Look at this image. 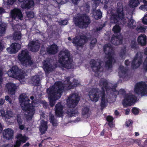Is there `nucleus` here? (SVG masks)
Returning <instances> with one entry per match:
<instances>
[{
  "instance_id": "f257e3e1",
  "label": "nucleus",
  "mask_w": 147,
  "mask_h": 147,
  "mask_svg": "<svg viewBox=\"0 0 147 147\" xmlns=\"http://www.w3.org/2000/svg\"><path fill=\"white\" fill-rule=\"evenodd\" d=\"M69 78H67L64 82V85L61 82H56L53 86L47 89V92L49 95L48 98L51 107L53 106L56 101L60 98L63 90H68L76 87L79 84L76 80H74L71 83L69 81Z\"/></svg>"
},
{
  "instance_id": "f03ea898",
  "label": "nucleus",
  "mask_w": 147,
  "mask_h": 147,
  "mask_svg": "<svg viewBox=\"0 0 147 147\" xmlns=\"http://www.w3.org/2000/svg\"><path fill=\"white\" fill-rule=\"evenodd\" d=\"M123 8V6L121 3H118L116 13L111 16V22L114 23L119 22L128 28L134 29L136 26L135 22L133 19H130L125 17Z\"/></svg>"
},
{
  "instance_id": "7ed1b4c3",
  "label": "nucleus",
  "mask_w": 147,
  "mask_h": 147,
  "mask_svg": "<svg viewBox=\"0 0 147 147\" xmlns=\"http://www.w3.org/2000/svg\"><path fill=\"white\" fill-rule=\"evenodd\" d=\"M19 100L22 108L25 111L24 114L27 119L28 120H31L35 113L36 108L40 106V102L34 101V102L32 101V102L31 104H30V100L24 93L20 95Z\"/></svg>"
},
{
  "instance_id": "20e7f679",
  "label": "nucleus",
  "mask_w": 147,
  "mask_h": 147,
  "mask_svg": "<svg viewBox=\"0 0 147 147\" xmlns=\"http://www.w3.org/2000/svg\"><path fill=\"white\" fill-rule=\"evenodd\" d=\"M59 66L67 69L74 67L71 57L67 50L64 49L59 53Z\"/></svg>"
},
{
  "instance_id": "39448f33",
  "label": "nucleus",
  "mask_w": 147,
  "mask_h": 147,
  "mask_svg": "<svg viewBox=\"0 0 147 147\" xmlns=\"http://www.w3.org/2000/svg\"><path fill=\"white\" fill-rule=\"evenodd\" d=\"M104 92L99 91L97 88H93L89 92V96L90 100L92 101L96 102L101 97V107H105L108 102V99L104 95Z\"/></svg>"
},
{
  "instance_id": "423d86ee",
  "label": "nucleus",
  "mask_w": 147,
  "mask_h": 147,
  "mask_svg": "<svg viewBox=\"0 0 147 147\" xmlns=\"http://www.w3.org/2000/svg\"><path fill=\"white\" fill-rule=\"evenodd\" d=\"M104 50L106 55L105 59L107 60L105 66L106 67H108V68H111L112 66L113 62L115 61L113 57V49L111 45L108 44L105 45L104 46Z\"/></svg>"
},
{
  "instance_id": "0eeeda50",
  "label": "nucleus",
  "mask_w": 147,
  "mask_h": 147,
  "mask_svg": "<svg viewBox=\"0 0 147 147\" xmlns=\"http://www.w3.org/2000/svg\"><path fill=\"white\" fill-rule=\"evenodd\" d=\"M100 85L101 87L102 90L101 92L104 91V95L105 97V90L106 92L109 93V91L112 95H113V94L115 96L119 94H123L125 93V91L123 89H121L118 92L114 88L110 89L108 88L107 87L108 86L111 87V86H112V85L110 84H108L107 81L104 79H102L100 82Z\"/></svg>"
},
{
  "instance_id": "6e6552de",
  "label": "nucleus",
  "mask_w": 147,
  "mask_h": 147,
  "mask_svg": "<svg viewBox=\"0 0 147 147\" xmlns=\"http://www.w3.org/2000/svg\"><path fill=\"white\" fill-rule=\"evenodd\" d=\"M7 74L10 77L18 78L22 83L25 80L26 74L20 70L16 66H13L11 69L7 72Z\"/></svg>"
},
{
  "instance_id": "1a4fd4ad",
  "label": "nucleus",
  "mask_w": 147,
  "mask_h": 147,
  "mask_svg": "<svg viewBox=\"0 0 147 147\" xmlns=\"http://www.w3.org/2000/svg\"><path fill=\"white\" fill-rule=\"evenodd\" d=\"M74 21L76 26L82 28L87 27L90 22L89 17L86 14L81 16L78 15L77 17L74 18Z\"/></svg>"
},
{
  "instance_id": "9d476101",
  "label": "nucleus",
  "mask_w": 147,
  "mask_h": 147,
  "mask_svg": "<svg viewBox=\"0 0 147 147\" xmlns=\"http://www.w3.org/2000/svg\"><path fill=\"white\" fill-rule=\"evenodd\" d=\"M114 34L111 39V42L115 45H118L122 43V37L120 32L121 28L119 26L116 25L115 26L113 29Z\"/></svg>"
},
{
  "instance_id": "9b49d317",
  "label": "nucleus",
  "mask_w": 147,
  "mask_h": 147,
  "mask_svg": "<svg viewBox=\"0 0 147 147\" xmlns=\"http://www.w3.org/2000/svg\"><path fill=\"white\" fill-rule=\"evenodd\" d=\"M18 58L19 60L24 65H30L32 63L27 50H22L19 54Z\"/></svg>"
},
{
  "instance_id": "f8f14e48",
  "label": "nucleus",
  "mask_w": 147,
  "mask_h": 147,
  "mask_svg": "<svg viewBox=\"0 0 147 147\" xmlns=\"http://www.w3.org/2000/svg\"><path fill=\"white\" fill-rule=\"evenodd\" d=\"M134 92L136 94L141 96L147 95V86L146 83L140 82L137 83L135 86Z\"/></svg>"
},
{
  "instance_id": "ddd939ff",
  "label": "nucleus",
  "mask_w": 147,
  "mask_h": 147,
  "mask_svg": "<svg viewBox=\"0 0 147 147\" xmlns=\"http://www.w3.org/2000/svg\"><path fill=\"white\" fill-rule=\"evenodd\" d=\"M90 64L92 69L95 73L96 76L99 77L102 75L103 68L100 67L101 63L99 62H97L95 60L92 59L90 61Z\"/></svg>"
},
{
  "instance_id": "4468645a",
  "label": "nucleus",
  "mask_w": 147,
  "mask_h": 147,
  "mask_svg": "<svg viewBox=\"0 0 147 147\" xmlns=\"http://www.w3.org/2000/svg\"><path fill=\"white\" fill-rule=\"evenodd\" d=\"M80 100L78 94H73L68 97L67 100V103L69 107L71 108L75 107L77 105Z\"/></svg>"
},
{
  "instance_id": "2eb2a0df",
  "label": "nucleus",
  "mask_w": 147,
  "mask_h": 147,
  "mask_svg": "<svg viewBox=\"0 0 147 147\" xmlns=\"http://www.w3.org/2000/svg\"><path fill=\"white\" fill-rule=\"evenodd\" d=\"M137 98L135 96L131 94H126L123 102V104L124 106H131L136 102Z\"/></svg>"
},
{
  "instance_id": "dca6fc26",
  "label": "nucleus",
  "mask_w": 147,
  "mask_h": 147,
  "mask_svg": "<svg viewBox=\"0 0 147 147\" xmlns=\"http://www.w3.org/2000/svg\"><path fill=\"white\" fill-rule=\"evenodd\" d=\"M142 56V53H138L132 62V67L135 69L138 67L141 63Z\"/></svg>"
},
{
  "instance_id": "f3484780",
  "label": "nucleus",
  "mask_w": 147,
  "mask_h": 147,
  "mask_svg": "<svg viewBox=\"0 0 147 147\" xmlns=\"http://www.w3.org/2000/svg\"><path fill=\"white\" fill-rule=\"evenodd\" d=\"M88 38L86 36H78L73 40V43L76 46H81L88 40Z\"/></svg>"
},
{
  "instance_id": "a211bd4d",
  "label": "nucleus",
  "mask_w": 147,
  "mask_h": 147,
  "mask_svg": "<svg viewBox=\"0 0 147 147\" xmlns=\"http://www.w3.org/2000/svg\"><path fill=\"white\" fill-rule=\"evenodd\" d=\"M40 46V44L38 40H37L35 42L32 41L29 43L28 48L30 50L35 52L38 50Z\"/></svg>"
},
{
  "instance_id": "6ab92c4d",
  "label": "nucleus",
  "mask_w": 147,
  "mask_h": 147,
  "mask_svg": "<svg viewBox=\"0 0 147 147\" xmlns=\"http://www.w3.org/2000/svg\"><path fill=\"white\" fill-rule=\"evenodd\" d=\"M17 140L14 147H19L21 144L26 142L28 138L25 136H23L21 134H18L16 136Z\"/></svg>"
},
{
  "instance_id": "aec40b11",
  "label": "nucleus",
  "mask_w": 147,
  "mask_h": 147,
  "mask_svg": "<svg viewBox=\"0 0 147 147\" xmlns=\"http://www.w3.org/2000/svg\"><path fill=\"white\" fill-rule=\"evenodd\" d=\"M3 138L6 140L12 139L13 138V131L11 129L7 128L4 129L3 132Z\"/></svg>"
},
{
  "instance_id": "412c9836",
  "label": "nucleus",
  "mask_w": 147,
  "mask_h": 147,
  "mask_svg": "<svg viewBox=\"0 0 147 147\" xmlns=\"http://www.w3.org/2000/svg\"><path fill=\"white\" fill-rule=\"evenodd\" d=\"M20 44L17 43H13L9 48L7 49V51L10 53H15L20 48Z\"/></svg>"
},
{
  "instance_id": "4be33fe9",
  "label": "nucleus",
  "mask_w": 147,
  "mask_h": 147,
  "mask_svg": "<svg viewBox=\"0 0 147 147\" xmlns=\"http://www.w3.org/2000/svg\"><path fill=\"white\" fill-rule=\"evenodd\" d=\"M0 113L3 117L5 119H9L14 116V114L11 110H7L5 112L4 110L1 109L0 110Z\"/></svg>"
},
{
  "instance_id": "5701e85b",
  "label": "nucleus",
  "mask_w": 147,
  "mask_h": 147,
  "mask_svg": "<svg viewBox=\"0 0 147 147\" xmlns=\"http://www.w3.org/2000/svg\"><path fill=\"white\" fill-rule=\"evenodd\" d=\"M56 66H53L48 60H45L43 63V68L46 72L53 71Z\"/></svg>"
},
{
  "instance_id": "b1692460",
  "label": "nucleus",
  "mask_w": 147,
  "mask_h": 147,
  "mask_svg": "<svg viewBox=\"0 0 147 147\" xmlns=\"http://www.w3.org/2000/svg\"><path fill=\"white\" fill-rule=\"evenodd\" d=\"M11 15L12 18H18L19 19L22 20L23 17L22 15L20 10L15 9L11 11Z\"/></svg>"
},
{
  "instance_id": "393cba45",
  "label": "nucleus",
  "mask_w": 147,
  "mask_h": 147,
  "mask_svg": "<svg viewBox=\"0 0 147 147\" xmlns=\"http://www.w3.org/2000/svg\"><path fill=\"white\" fill-rule=\"evenodd\" d=\"M6 89L8 90L9 93L11 94H14L15 93L16 86L13 83H8L6 84Z\"/></svg>"
},
{
  "instance_id": "a878e982",
  "label": "nucleus",
  "mask_w": 147,
  "mask_h": 147,
  "mask_svg": "<svg viewBox=\"0 0 147 147\" xmlns=\"http://www.w3.org/2000/svg\"><path fill=\"white\" fill-rule=\"evenodd\" d=\"M63 107L60 103H58L55 106V112L56 115L58 117H61L63 116Z\"/></svg>"
},
{
  "instance_id": "bb28decb",
  "label": "nucleus",
  "mask_w": 147,
  "mask_h": 147,
  "mask_svg": "<svg viewBox=\"0 0 147 147\" xmlns=\"http://www.w3.org/2000/svg\"><path fill=\"white\" fill-rule=\"evenodd\" d=\"M146 36L143 34H140L137 38L138 43L142 45H145L146 43Z\"/></svg>"
},
{
  "instance_id": "cd10ccee",
  "label": "nucleus",
  "mask_w": 147,
  "mask_h": 147,
  "mask_svg": "<svg viewBox=\"0 0 147 147\" xmlns=\"http://www.w3.org/2000/svg\"><path fill=\"white\" fill-rule=\"evenodd\" d=\"M58 51V47L55 44H53L49 47L47 49V52L49 54H55Z\"/></svg>"
},
{
  "instance_id": "c85d7f7f",
  "label": "nucleus",
  "mask_w": 147,
  "mask_h": 147,
  "mask_svg": "<svg viewBox=\"0 0 147 147\" xmlns=\"http://www.w3.org/2000/svg\"><path fill=\"white\" fill-rule=\"evenodd\" d=\"M47 128V122L43 120L40 121V124L39 127V130L41 134H43L45 133Z\"/></svg>"
},
{
  "instance_id": "c756f323",
  "label": "nucleus",
  "mask_w": 147,
  "mask_h": 147,
  "mask_svg": "<svg viewBox=\"0 0 147 147\" xmlns=\"http://www.w3.org/2000/svg\"><path fill=\"white\" fill-rule=\"evenodd\" d=\"M109 0H92L93 4L92 8L93 9H95L98 6L100 3L106 4L108 3Z\"/></svg>"
},
{
  "instance_id": "7c9ffc66",
  "label": "nucleus",
  "mask_w": 147,
  "mask_h": 147,
  "mask_svg": "<svg viewBox=\"0 0 147 147\" xmlns=\"http://www.w3.org/2000/svg\"><path fill=\"white\" fill-rule=\"evenodd\" d=\"M102 16V14L100 10H93V16L96 20L100 19Z\"/></svg>"
},
{
  "instance_id": "2f4dec72",
  "label": "nucleus",
  "mask_w": 147,
  "mask_h": 147,
  "mask_svg": "<svg viewBox=\"0 0 147 147\" xmlns=\"http://www.w3.org/2000/svg\"><path fill=\"white\" fill-rule=\"evenodd\" d=\"M139 0H130L129 6L132 8L136 7L140 4Z\"/></svg>"
},
{
  "instance_id": "473e14b6",
  "label": "nucleus",
  "mask_w": 147,
  "mask_h": 147,
  "mask_svg": "<svg viewBox=\"0 0 147 147\" xmlns=\"http://www.w3.org/2000/svg\"><path fill=\"white\" fill-rule=\"evenodd\" d=\"M6 26V24L1 22L0 23V36L3 35L5 32V27Z\"/></svg>"
},
{
  "instance_id": "72a5a7b5",
  "label": "nucleus",
  "mask_w": 147,
  "mask_h": 147,
  "mask_svg": "<svg viewBox=\"0 0 147 147\" xmlns=\"http://www.w3.org/2000/svg\"><path fill=\"white\" fill-rule=\"evenodd\" d=\"M40 79L38 76L36 75L32 77V80L33 81V84L34 85H38L39 84Z\"/></svg>"
},
{
  "instance_id": "f704fd0d",
  "label": "nucleus",
  "mask_w": 147,
  "mask_h": 147,
  "mask_svg": "<svg viewBox=\"0 0 147 147\" xmlns=\"http://www.w3.org/2000/svg\"><path fill=\"white\" fill-rule=\"evenodd\" d=\"M119 74L120 77L124 75L126 73L127 70L123 66H121L119 69Z\"/></svg>"
},
{
  "instance_id": "c9c22d12",
  "label": "nucleus",
  "mask_w": 147,
  "mask_h": 147,
  "mask_svg": "<svg viewBox=\"0 0 147 147\" xmlns=\"http://www.w3.org/2000/svg\"><path fill=\"white\" fill-rule=\"evenodd\" d=\"M78 111L76 110H69L67 111V114L70 117L76 116L78 115Z\"/></svg>"
},
{
  "instance_id": "e433bc0d",
  "label": "nucleus",
  "mask_w": 147,
  "mask_h": 147,
  "mask_svg": "<svg viewBox=\"0 0 147 147\" xmlns=\"http://www.w3.org/2000/svg\"><path fill=\"white\" fill-rule=\"evenodd\" d=\"M146 28V27L145 26L139 25L137 26L136 30L138 33L143 32H145Z\"/></svg>"
},
{
  "instance_id": "4c0bfd02",
  "label": "nucleus",
  "mask_w": 147,
  "mask_h": 147,
  "mask_svg": "<svg viewBox=\"0 0 147 147\" xmlns=\"http://www.w3.org/2000/svg\"><path fill=\"white\" fill-rule=\"evenodd\" d=\"M17 121L19 124L20 129L21 130H23L24 128V126L23 125H20L22 123V119L20 115H18L17 116Z\"/></svg>"
},
{
  "instance_id": "58836bf2",
  "label": "nucleus",
  "mask_w": 147,
  "mask_h": 147,
  "mask_svg": "<svg viewBox=\"0 0 147 147\" xmlns=\"http://www.w3.org/2000/svg\"><path fill=\"white\" fill-rule=\"evenodd\" d=\"M21 33L20 32H16L14 33L13 38L15 40H18L20 39Z\"/></svg>"
},
{
  "instance_id": "ea45409f",
  "label": "nucleus",
  "mask_w": 147,
  "mask_h": 147,
  "mask_svg": "<svg viewBox=\"0 0 147 147\" xmlns=\"http://www.w3.org/2000/svg\"><path fill=\"white\" fill-rule=\"evenodd\" d=\"M144 54L146 55H147V48L145 49L144 51ZM143 67L144 69L146 70H147V56L145 59L143 63Z\"/></svg>"
},
{
  "instance_id": "a19ab883",
  "label": "nucleus",
  "mask_w": 147,
  "mask_h": 147,
  "mask_svg": "<svg viewBox=\"0 0 147 147\" xmlns=\"http://www.w3.org/2000/svg\"><path fill=\"white\" fill-rule=\"evenodd\" d=\"M50 122L52 123L53 125L54 126H56L57 125V122L54 119V117L53 115H51L50 116Z\"/></svg>"
},
{
  "instance_id": "79ce46f5",
  "label": "nucleus",
  "mask_w": 147,
  "mask_h": 147,
  "mask_svg": "<svg viewBox=\"0 0 147 147\" xmlns=\"http://www.w3.org/2000/svg\"><path fill=\"white\" fill-rule=\"evenodd\" d=\"M144 2L145 4L144 5H142L139 7V9L144 11H147V1H146L144 0Z\"/></svg>"
},
{
  "instance_id": "37998d69",
  "label": "nucleus",
  "mask_w": 147,
  "mask_h": 147,
  "mask_svg": "<svg viewBox=\"0 0 147 147\" xmlns=\"http://www.w3.org/2000/svg\"><path fill=\"white\" fill-rule=\"evenodd\" d=\"M131 47L132 49H138L137 45L135 41L132 42Z\"/></svg>"
},
{
  "instance_id": "c03bdc74",
  "label": "nucleus",
  "mask_w": 147,
  "mask_h": 147,
  "mask_svg": "<svg viewBox=\"0 0 147 147\" xmlns=\"http://www.w3.org/2000/svg\"><path fill=\"white\" fill-rule=\"evenodd\" d=\"M34 13L33 12H30L27 13V15L29 18H32L34 17Z\"/></svg>"
},
{
  "instance_id": "a18cd8bd",
  "label": "nucleus",
  "mask_w": 147,
  "mask_h": 147,
  "mask_svg": "<svg viewBox=\"0 0 147 147\" xmlns=\"http://www.w3.org/2000/svg\"><path fill=\"white\" fill-rule=\"evenodd\" d=\"M89 111V109L87 107H85L83 109L82 114L84 115L87 114Z\"/></svg>"
},
{
  "instance_id": "49530a36",
  "label": "nucleus",
  "mask_w": 147,
  "mask_h": 147,
  "mask_svg": "<svg viewBox=\"0 0 147 147\" xmlns=\"http://www.w3.org/2000/svg\"><path fill=\"white\" fill-rule=\"evenodd\" d=\"M132 112L134 114L136 115L138 114L139 110L136 108H134L132 109Z\"/></svg>"
},
{
  "instance_id": "de8ad7c7",
  "label": "nucleus",
  "mask_w": 147,
  "mask_h": 147,
  "mask_svg": "<svg viewBox=\"0 0 147 147\" xmlns=\"http://www.w3.org/2000/svg\"><path fill=\"white\" fill-rule=\"evenodd\" d=\"M24 0H18L20 2H22ZM16 0H8L7 3L8 4H12Z\"/></svg>"
},
{
  "instance_id": "09e8293b",
  "label": "nucleus",
  "mask_w": 147,
  "mask_h": 147,
  "mask_svg": "<svg viewBox=\"0 0 147 147\" xmlns=\"http://www.w3.org/2000/svg\"><path fill=\"white\" fill-rule=\"evenodd\" d=\"M142 22L145 24H147V14H145L143 17Z\"/></svg>"
},
{
  "instance_id": "8fccbe9b",
  "label": "nucleus",
  "mask_w": 147,
  "mask_h": 147,
  "mask_svg": "<svg viewBox=\"0 0 147 147\" xmlns=\"http://www.w3.org/2000/svg\"><path fill=\"white\" fill-rule=\"evenodd\" d=\"M134 143H136L141 147L142 143L141 141L140 140L138 139H135L134 140Z\"/></svg>"
},
{
  "instance_id": "3c124183",
  "label": "nucleus",
  "mask_w": 147,
  "mask_h": 147,
  "mask_svg": "<svg viewBox=\"0 0 147 147\" xmlns=\"http://www.w3.org/2000/svg\"><path fill=\"white\" fill-rule=\"evenodd\" d=\"M59 24L63 25H65L67 24V20H65L63 21H59Z\"/></svg>"
},
{
  "instance_id": "603ef678",
  "label": "nucleus",
  "mask_w": 147,
  "mask_h": 147,
  "mask_svg": "<svg viewBox=\"0 0 147 147\" xmlns=\"http://www.w3.org/2000/svg\"><path fill=\"white\" fill-rule=\"evenodd\" d=\"M97 40L96 39H94L92 40L91 42V43L90 44V47H92L94 46V45L95 44Z\"/></svg>"
},
{
  "instance_id": "864d4df0",
  "label": "nucleus",
  "mask_w": 147,
  "mask_h": 147,
  "mask_svg": "<svg viewBox=\"0 0 147 147\" xmlns=\"http://www.w3.org/2000/svg\"><path fill=\"white\" fill-rule=\"evenodd\" d=\"M132 122L131 120H128L125 123V125L126 126L128 127L130 125H131L132 124Z\"/></svg>"
},
{
  "instance_id": "5fc2aeb1",
  "label": "nucleus",
  "mask_w": 147,
  "mask_h": 147,
  "mask_svg": "<svg viewBox=\"0 0 147 147\" xmlns=\"http://www.w3.org/2000/svg\"><path fill=\"white\" fill-rule=\"evenodd\" d=\"M113 119V118L111 116H108L107 117V120L109 122H112Z\"/></svg>"
},
{
  "instance_id": "6e6d98bb",
  "label": "nucleus",
  "mask_w": 147,
  "mask_h": 147,
  "mask_svg": "<svg viewBox=\"0 0 147 147\" xmlns=\"http://www.w3.org/2000/svg\"><path fill=\"white\" fill-rule=\"evenodd\" d=\"M3 75V73L2 71V70L0 69V84H1L3 81V79L2 78Z\"/></svg>"
},
{
  "instance_id": "4d7b16f0",
  "label": "nucleus",
  "mask_w": 147,
  "mask_h": 147,
  "mask_svg": "<svg viewBox=\"0 0 147 147\" xmlns=\"http://www.w3.org/2000/svg\"><path fill=\"white\" fill-rule=\"evenodd\" d=\"M5 99L7 101L9 102L10 104L11 103V101L10 100V97L8 96H5Z\"/></svg>"
},
{
  "instance_id": "13d9d810",
  "label": "nucleus",
  "mask_w": 147,
  "mask_h": 147,
  "mask_svg": "<svg viewBox=\"0 0 147 147\" xmlns=\"http://www.w3.org/2000/svg\"><path fill=\"white\" fill-rule=\"evenodd\" d=\"M147 145V139L145 141L143 144H142L141 147H145Z\"/></svg>"
},
{
  "instance_id": "bf43d9fd",
  "label": "nucleus",
  "mask_w": 147,
  "mask_h": 147,
  "mask_svg": "<svg viewBox=\"0 0 147 147\" xmlns=\"http://www.w3.org/2000/svg\"><path fill=\"white\" fill-rule=\"evenodd\" d=\"M109 125L111 127H113L114 126V124L112 122H109Z\"/></svg>"
},
{
  "instance_id": "052dcab7",
  "label": "nucleus",
  "mask_w": 147,
  "mask_h": 147,
  "mask_svg": "<svg viewBox=\"0 0 147 147\" xmlns=\"http://www.w3.org/2000/svg\"><path fill=\"white\" fill-rule=\"evenodd\" d=\"M5 102V100L3 99H0V105H2Z\"/></svg>"
},
{
  "instance_id": "680f3d73",
  "label": "nucleus",
  "mask_w": 147,
  "mask_h": 147,
  "mask_svg": "<svg viewBox=\"0 0 147 147\" xmlns=\"http://www.w3.org/2000/svg\"><path fill=\"white\" fill-rule=\"evenodd\" d=\"M74 4H77L80 0H71Z\"/></svg>"
},
{
  "instance_id": "e2e57ef3",
  "label": "nucleus",
  "mask_w": 147,
  "mask_h": 147,
  "mask_svg": "<svg viewBox=\"0 0 147 147\" xmlns=\"http://www.w3.org/2000/svg\"><path fill=\"white\" fill-rule=\"evenodd\" d=\"M130 111V110L129 109H127L125 110V114L127 115L129 114Z\"/></svg>"
},
{
  "instance_id": "0e129e2a",
  "label": "nucleus",
  "mask_w": 147,
  "mask_h": 147,
  "mask_svg": "<svg viewBox=\"0 0 147 147\" xmlns=\"http://www.w3.org/2000/svg\"><path fill=\"white\" fill-rule=\"evenodd\" d=\"M2 147H11V145L10 144L3 145L2 146Z\"/></svg>"
},
{
  "instance_id": "69168bd1",
  "label": "nucleus",
  "mask_w": 147,
  "mask_h": 147,
  "mask_svg": "<svg viewBox=\"0 0 147 147\" xmlns=\"http://www.w3.org/2000/svg\"><path fill=\"white\" fill-rule=\"evenodd\" d=\"M30 145V144L29 143H27L25 144L23 147H28Z\"/></svg>"
},
{
  "instance_id": "338daca9",
  "label": "nucleus",
  "mask_w": 147,
  "mask_h": 147,
  "mask_svg": "<svg viewBox=\"0 0 147 147\" xmlns=\"http://www.w3.org/2000/svg\"><path fill=\"white\" fill-rule=\"evenodd\" d=\"M115 114L116 116H118L119 114V112L117 110H116L115 111Z\"/></svg>"
},
{
  "instance_id": "774afa93",
  "label": "nucleus",
  "mask_w": 147,
  "mask_h": 147,
  "mask_svg": "<svg viewBox=\"0 0 147 147\" xmlns=\"http://www.w3.org/2000/svg\"><path fill=\"white\" fill-rule=\"evenodd\" d=\"M129 63V62L128 60H126L125 61V64L126 65H127Z\"/></svg>"
}]
</instances>
